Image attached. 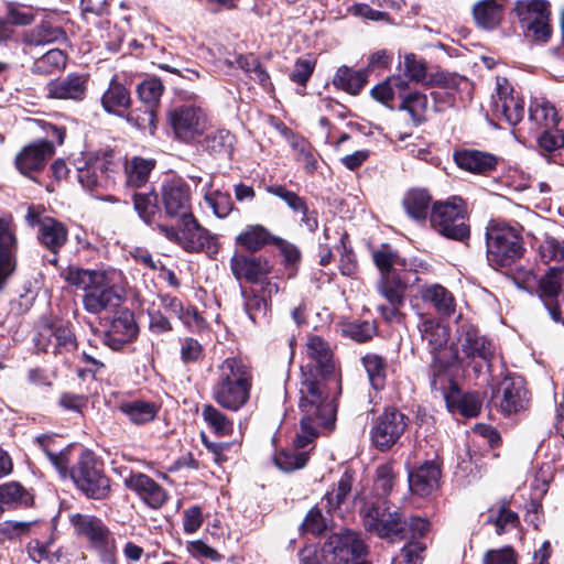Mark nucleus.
Segmentation results:
<instances>
[{"mask_svg":"<svg viewBox=\"0 0 564 564\" xmlns=\"http://www.w3.org/2000/svg\"><path fill=\"white\" fill-rule=\"evenodd\" d=\"M431 202L432 197L425 189L412 188L405 193L402 204L411 218L423 220L427 216Z\"/></svg>","mask_w":564,"mask_h":564,"instance_id":"obj_40","label":"nucleus"},{"mask_svg":"<svg viewBox=\"0 0 564 564\" xmlns=\"http://www.w3.org/2000/svg\"><path fill=\"white\" fill-rule=\"evenodd\" d=\"M305 351L310 361L302 367L299 406L303 414V435L299 438L300 445L310 442L316 435V426L334 424V400L340 393V375L328 343L319 336H311L306 341Z\"/></svg>","mask_w":564,"mask_h":564,"instance_id":"obj_1","label":"nucleus"},{"mask_svg":"<svg viewBox=\"0 0 564 564\" xmlns=\"http://www.w3.org/2000/svg\"><path fill=\"white\" fill-rule=\"evenodd\" d=\"M473 14L476 23L484 29H492L498 25L503 15L501 0H481L475 4Z\"/></svg>","mask_w":564,"mask_h":564,"instance_id":"obj_36","label":"nucleus"},{"mask_svg":"<svg viewBox=\"0 0 564 564\" xmlns=\"http://www.w3.org/2000/svg\"><path fill=\"white\" fill-rule=\"evenodd\" d=\"M360 514L365 529L380 539L397 542L408 536L406 518L399 508L390 506L386 500L380 503H366Z\"/></svg>","mask_w":564,"mask_h":564,"instance_id":"obj_3","label":"nucleus"},{"mask_svg":"<svg viewBox=\"0 0 564 564\" xmlns=\"http://www.w3.org/2000/svg\"><path fill=\"white\" fill-rule=\"evenodd\" d=\"M248 286L242 289L245 308L250 319L256 322L258 317L265 315L269 304L264 294H260L256 288H251L252 284H248Z\"/></svg>","mask_w":564,"mask_h":564,"instance_id":"obj_52","label":"nucleus"},{"mask_svg":"<svg viewBox=\"0 0 564 564\" xmlns=\"http://www.w3.org/2000/svg\"><path fill=\"white\" fill-rule=\"evenodd\" d=\"M101 105L108 113L121 115V111L131 105L130 91L123 84L112 78L101 96Z\"/></svg>","mask_w":564,"mask_h":564,"instance_id":"obj_33","label":"nucleus"},{"mask_svg":"<svg viewBox=\"0 0 564 564\" xmlns=\"http://www.w3.org/2000/svg\"><path fill=\"white\" fill-rule=\"evenodd\" d=\"M409 419L394 408H387L375 421L370 437L380 452L390 449L405 432Z\"/></svg>","mask_w":564,"mask_h":564,"instance_id":"obj_7","label":"nucleus"},{"mask_svg":"<svg viewBox=\"0 0 564 564\" xmlns=\"http://www.w3.org/2000/svg\"><path fill=\"white\" fill-rule=\"evenodd\" d=\"M26 221L39 227V240L50 251L56 253L67 241L68 230L66 226L52 218H37L32 208H29Z\"/></svg>","mask_w":564,"mask_h":564,"instance_id":"obj_18","label":"nucleus"},{"mask_svg":"<svg viewBox=\"0 0 564 564\" xmlns=\"http://www.w3.org/2000/svg\"><path fill=\"white\" fill-rule=\"evenodd\" d=\"M18 240L11 215H0V290L17 268Z\"/></svg>","mask_w":564,"mask_h":564,"instance_id":"obj_16","label":"nucleus"},{"mask_svg":"<svg viewBox=\"0 0 564 564\" xmlns=\"http://www.w3.org/2000/svg\"><path fill=\"white\" fill-rule=\"evenodd\" d=\"M124 486L134 491L150 508H161L166 499V491L156 481L145 474H130L123 479Z\"/></svg>","mask_w":564,"mask_h":564,"instance_id":"obj_21","label":"nucleus"},{"mask_svg":"<svg viewBox=\"0 0 564 564\" xmlns=\"http://www.w3.org/2000/svg\"><path fill=\"white\" fill-rule=\"evenodd\" d=\"M431 225L442 236L463 241L469 237V226L466 224L464 202L452 197L446 202H437L432 207Z\"/></svg>","mask_w":564,"mask_h":564,"instance_id":"obj_6","label":"nucleus"},{"mask_svg":"<svg viewBox=\"0 0 564 564\" xmlns=\"http://www.w3.org/2000/svg\"><path fill=\"white\" fill-rule=\"evenodd\" d=\"M406 288L408 281L402 271L380 275L377 290L392 306V315H395V310L403 305Z\"/></svg>","mask_w":564,"mask_h":564,"instance_id":"obj_24","label":"nucleus"},{"mask_svg":"<svg viewBox=\"0 0 564 564\" xmlns=\"http://www.w3.org/2000/svg\"><path fill=\"white\" fill-rule=\"evenodd\" d=\"M66 39L65 32L59 26L50 24H41L32 29L24 39L29 45H45L53 42L64 41Z\"/></svg>","mask_w":564,"mask_h":564,"instance_id":"obj_50","label":"nucleus"},{"mask_svg":"<svg viewBox=\"0 0 564 564\" xmlns=\"http://www.w3.org/2000/svg\"><path fill=\"white\" fill-rule=\"evenodd\" d=\"M352 486V475L345 471L337 482V488L325 495L328 511L336 510L345 502L349 496Z\"/></svg>","mask_w":564,"mask_h":564,"instance_id":"obj_54","label":"nucleus"},{"mask_svg":"<svg viewBox=\"0 0 564 564\" xmlns=\"http://www.w3.org/2000/svg\"><path fill=\"white\" fill-rule=\"evenodd\" d=\"M408 90L409 83L402 75H391L376 85L370 95L376 101L392 108V102L397 98L402 101Z\"/></svg>","mask_w":564,"mask_h":564,"instance_id":"obj_30","label":"nucleus"},{"mask_svg":"<svg viewBox=\"0 0 564 564\" xmlns=\"http://www.w3.org/2000/svg\"><path fill=\"white\" fill-rule=\"evenodd\" d=\"M367 80V70H354L344 65L337 69L333 78V84L337 88L350 95H358L366 85Z\"/></svg>","mask_w":564,"mask_h":564,"instance_id":"obj_38","label":"nucleus"},{"mask_svg":"<svg viewBox=\"0 0 564 564\" xmlns=\"http://www.w3.org/2000/svg\"><path fill=\"white\" fill-rule=\"evenodd\" d=\"M373 261L380 271L386 273L400 272L406 269V260L402 259L390 246L383 245L372 252Z\"/></svg>","mask_w":564,"mask_h":564,"instance_id":"obj_43","label":"nucleus"},{"mask_svg":"<svg viewBox=\"0 0 564 564\" xmlns=\"http://www.w3.org/2000/svg\"><path fill=\"white\" fill-rule=\"evenodd\" d=\"M399 109L406 111L411 119L416 124H420L426 119L429 109L427 96L420 91L406 93L399 106Z\"/></svg>","mask_w":564,"mask_h":564,"instance_id":"obj_46","label":"nucleus"},{"mask_svg":"<svg viewBox=\"0 0 564 564\" xmlns=\"http://www.w3.org/2000/svg\"><path fill=\"white\" fill-rule=\"evenodd\" d=\"M88 79L89 75L77 73L52 79L46 85L47 97L82 101L87 93Z\"/></svg>","mask_w":564,"mask_h":564,"instance_id":"obj_19","label":"nucleus"},{"mask_svg":"<svg viewBox=\"0 0 564 564\" xmlns=\"http://www.w3.org/2000/svg\"><path fill=\"white\" fill-rule=\"evenodd\" d=\"M52 543H42L40 541H33L29 544V555L33 562L42 563L47 562L55 564L59 561L57 552L52 550Z\"/></svg>","mask_w":564,"mask_h":564,"instance_id":"obj_63","label":"nucleus"},{"mask_svg":"<svg viewBox=\"0 0 564 564\" xmlns=\"http://www.w3.org/2000/svg\"><path fill=\"white\" fill-rule=\"evenodd\" d=\"M69 522L75 533L85 538L89 544L108 529V525L100 518L93 514L74 513L70 514Z\"/></svg>","mask_w":564,"mask_h":564,"instance_id":"obj_34","label":"nucleus"},{"mask_svg":"<svg viewBox=\"0 0 564 564\" xmlns=\"http://www.w3.org/2000/svg\"><path fill=\"white\" fill-rule=\"evenodd\" d=\"M70 477L88 498L102 500L110 494V480L104 474L101 464L89 451L82 453L77 465L70 470Z\"/></svg>","mask_w":564,"mask_h":564,"instance_id":"obj_5","label":"nucleus"},{"mask_svg":"<svg viewBox=\"0 0 564 564\" xmlns=\"http://www.w3.org/2000/svg\"><path fill=\"white\" fill-rule=\"evenodd\" d=\"M54 153L52 142L40 140L23 147L15 155L14 163L21 174L31 176L33 172L42 171Z\"/></svg>","mask_w":564,"mask_h":564,"instance_id":"obj_17","label":"nucleus"},{"mask_svg":"<svg viewBox=\"0 0 564 564\" xmlns=\"http://www.w3.org/2000/svg\"><path fill=\"white\" fill-rule=\"evenodd\" d=\"M175 135L186 142L200 137L205 130L206 116L194 105H182L169 113Z\"/></svg>","mask_w":564,"mask_h":564,"instance_id":"obj_14","label":"nucleus"},{"mask_svg":"<svg viewBox=\"0 0 564 564\" xmlns=\"http://www.w3.org/2000/svg\"><path fill=\"white\" fill-rule=\"evenodd\" d=\"M495 354L492 344L470 324H462L457 329V343L453 348V358L460 360L479 358L490 367Z\"/></svg>","mask_w":564,"mask_h":564,"instance_id":"obj_10","label":"nucleus"},{"mask_svg":"<svg viewBox=\"0 0 564 564\" xmlns=\"http://www.w3.org/2000/svg\"><path fill=\"white\" fill-rule=\"evenodd\" d=\"M181 238L184 240L185 249L199 251L209 243L207 231L199 227L194 220L186 225Z\"/></svg>","mask_w":564,"mask_h":564,"instance_id":"obj_55","label":"nucleus"},{"mask_svg":"<svg viewBox=\"0 0 564 564\" xmlns=\"http://www.w3.org/2000/svg\"><path fill=\"white\" fill-rule=\"evenodd\" d=\"M47 336H53L54 346L53 354H62L64 351H70L76 347V339L72 328L67 325L59 326H45L39 333L37 338H35V346L39 350L44 352H48V345L44 344L43 340L46 339Z\"/></svg>","mask_w":564,"mask_h":564,"instance_id":"obj_27","label":"nucleus"},{"mask_svg":"<svg viewBox=\"0 0 564 564\" xmlns=\"http://www.w3.org/2000/svg\"><path fill=\"white\" fill-rule=\"evenodd\" d=\"M113 162L106 155L90 159L84 166L77 169L78 182L99 197L113 184Z\"/></svg>","mask_w":564,"mask_h":564,"instance_id":"obj_11","label":"nucleus"},{"mask_svg":"<svg viewBox=\"0 0 564 564\" xmlns=\"http://www.w3.org/2000/svg\"><path fill=\"white\" fill-rule=\"evenodd\" d=\"M231 268L238 280L245 279L251 283H262L271 272L270 262L265 259L256 257H235L232 259Z\"/></svg>","mask_w":564,"mask_h":564,"instance_id":"obj_25","label":"nucleus"},{"mask_svg":"<svg viewBox=\"0 0 564 564\" xmlns=\"http://www.w3.org/2000/svg\"><path fill=\"white\" fill-rule=\"evenodd\" d=\"M300 423L302 424V420L300 421ZM332 426L333 425L324 426V427L328 429V427H332ZM319 427L321 426H316V429H315L316 433H317V430ZM301 435H303V427L302 426H301V433L297 434V437H296V441H295L296 449L292 451V452H281V453L275 455V458H274L275 465L281 470H283L285 473H290V471H293L295 469L303 468L306 465V463H307V459H308L307 453L299 452V449L300 448H304L311 442H313V440L317 436V434L310 442H307V443H305L303 445H300V443H299V438H300Z\"/></svg>","mask_w":564,"mask_h":564,"instance_id":"obj_37","label":"nucleus"},{"mask_svg":"<svg viewBox=\"0 0 564 564\" xmlns=\"http://www.w3.org/2000/svg\"><path fill=\"white\" fill-rule=\"evenodd\" d=\"M90 546L97 552L101 564H119L116 538L109 528Z\"/></svg>","mask_w":564,"mask_h":564,"instance_id":"obj_49","label":"nucleus"},{"mask_svg":"<svg viewBox=\"0 0 564 564\" xmlns=\"http://www.w3.org/2000/svg\"><path fill=\"white\" fill-rule=\"evenodd\" d=\"M66 65V55L62 50L54 48L46 52L42 57L36 59L34 68L39 73H52L61 69Z\"/></svg>","mask_w":564,"mask_h":564,"instance_id":"obj_60","label":"nucleus"},{"mask_svg":"<svg viewBox=\"0 0 564 564\" xmlns=\"http://www.w3.org/2000/svg\"><path fill=\"white\" fill-rule=\"evenodd\" d=\"M521 25L542 42L551 37L550 3L546 0H520L516 4Z\"/></svg>","mask_w":564,"mask_h":564,"instance_id":"obj_9","label":"nucleus"},{"mask_svg":"<svg viewBox=\"0 0 564 564\" xmlns=\"http://www.w3.org/2000/svg\"><path fill=\"white\" fill-rule=\"evenodd\" d=\"M104 272L69 265L61 271V278L72 286L87 291L102 279Z\"/></svg>","mask_w":564,"mask_h":564,"instance_id":"obj_42","label":"nucleus"},{"mask_svg":"<svg viewBox=\"0 0 564 564\" xmlns=\"http://www.w3.org/2000/svg\"><path fill=\"white\" fill-rule=\"evenodd\" d=\"M127 121L141 130H149L154 133L156 129V113L154 108L144 106L128 113Z\"/></svg>","mask_w":564,"mask_h":564,"instance_id":"obj_58","label":"nucleus"},{"mask_svg":"<svg viewBox=\"0 0 564 564\" xmlns=\"http://www.w3.org/2000/svg\"><path fill=\"white\" fill-rule=\"evenodd\" d=\"M275 239L261 225H250L237 237V242L250 251H257Z\"/></svg>","mask_w":564,"mask_h":564,"instance_id":"obj_48","label":"nucleus"},{"mask_svg":"<svg viewBox=\"0 0 564 564\" xmlns=\"http://www.w3.org/2000/svg\"><path fill=\"white\" fill-rule=\"evenodd\" d=\"M487 258L492 265L511 264L522 254L519 231L502 221L492 220L486 229Z\"/></svg>","mask_w":564,"mask_h":564,"instance_id":"obj_4","label":"nucleus"},{"mask_svg":"<svg viewBox=\"0 0 564 564\" xmlns=\"http://www.w3.org/2000/svg\"><path fill=\"white\" fill-rule=\"evenodd\" d=\"M441 467L434 460H426L417 468L409 471V487L421 497L432 495L440 486Z\"/></svg>","mask_w":564,"mask_h":564,"instance_id":"obj_23","label":"nucleus"},{"mask_svg":"<svg viewBox=\"0 0 564 564\" xmlns=\"http://www.w3.org/2000/svg\"><path fill=\"white\" fill-rule=\"evenodd\" d=\"M495 115L505 119L510 126L518 124L524 116V101L516 94L511 84L505 77H497L496 94L492 95Z\"/></svg>","mask_w":564,"mask_h":564,"instance_id":"obj_12","label":"nucleus"},{"mask_svg":"<svg viewBox=\"0 0 564 564\" xmlns=\"http://www.w3.org/2000/svg\"><path fill=\"white\" fill-rule=\"evenodd\" d=\"M539 252L543 261H563L564 260V240L546 236L539 247Z\"/></svg>","mask_w":564,"mask_h":564,"instance_id":"obj_62","label":"nucleus"},{"mask_svg":"<svg viewBox=\"0 0 564 564\" xmlns=\"http://www.w3.org/2000/svg\"><path fill=\"white\" fill-rule=\"evenodd\" d=\"M417 327L422 340L426 343L434 358L440 360V352L446 348L449 339V328L435 318H425Z\"/></svg>","mask_w":564,"mask_h":564,"instance_id":"obj_26","label":"nucleus"},{"mask_svg":"<svg viewBox=\"0 0 564 564\" xmlns=\"http://www.w3.org/2000/svg\"><path fill=\"white\" fill-rule=\"evenodd\" d=\"M137 334L138 326L132 314L123 312L112 321L105 336V341L112 349H120L126 343L131 341Z\"/></svg>","mask_w":564,"mask_h":564,"instance_id":"obj_28","label":"nucleus"},{"mask_svg":"<svg viewBox=\"0 0 564 564\" xmlns=\"http://www.w3.org/2000/svg\"><path fill=\"white\" fill-rule=\"evenodd\" d=\"M489 512V521L496 525L498 534L517 527L519 523L518 514L510 510L506 503H501L498 508H491Z\"/></svg>","mask_w":564,"mask_h":564,"instance_id":"obj_57","label":"nucleus"},{"mask_svg":"<svg viewBox=\"0 0 564 564\" xmlns=\"http://www.w3.org/2000/svg\"><path fill=\"white\" fill-rule=\"evenodd\" d=\"M373 389L380 390L384 387L388 365L386 359L375 352L367 354L361 359Z\"/></svg>","mask_w":564,"mask_h":564,"instance_id":"obj_44","label":"nucleus"},{"mask_svg":"<svg viewBox=\"0 0 564 564\" xmlns=\"http://www.w3.org/2000/svg\"><path fill=\"white\" fill-rule=\"evenodd\" d=\"M564 283V270L550 269L539 281V296L544 303L553 321H561V311L557 304V295Z\"/></svg>","mask_w":564,"mask_h":564,"instance_id":"obj_22","label":"nucleus"},{"mask_svg":"<svg viewBox=\"0 0 564 564\" xmlns=\"http://www.w3.org/2000/svg\"><path fill=\"white\" fill-rule=\"evenodd\" d=\"M32 502V495L19 482L10 481L0 486V512L6 509L29 506Z\"/></svg>","mask_w":564,"mask_h":564,"instance_id":"obj_41","label":"nucleus"},{"mask_svg":"<svg viewBox=\"0 0 564 564\" xmlns=\"http://www.w3.org/2000/svg\"><path fill=\"white\" fill-rule=\"evenodd\" d=\"M457 165L470 173H487L494 171L498 159L488 152L479 150H463L454 155Z\"/></svg>","mask_w":564,"mask_h":564,"instance_id":"obj_31","label":"nucleus"},{"mask_svg":"<svg viewBox=\"0 0 564 564\" xmlns=\"http://www.w3.org/2000/svg\"><path fill=\"white\" fill-rule=\"evenodd\" d=\"M292 148L296 153V160L301 162L304 170L312 174L317 169V154L312 145L304 139H296L292 142Z\"/></svg>","mask_w":564,"mask_h":564,"instance_id":"obj_59","label":"nucleus"},{"mask_svg":"<svg viewBox=\"0 0 564 564\" xmlns=\"http://www.w3.org/2000/svg\"><path fill=\"white\" fill-rule=\"evenodd\" d=\"M400 69L403 72V77L415 83L425 84L429 76L425 63L414 54L404 55L403 62L400 63Z\"/></svg>","mask_w":564,"mask_h":564,"instance_id":"obj_56","label":"nucleus"},{"mask_svg":"<svg viewBox=\"0 0 564 564\" xmlns=\"http://www.w3.org/2000/svg\"><path fill=\"white\" fill-rule=\"evenodd\" d=\"M495 405L505 414L523 411L529 405V395L523 378L506 377L494 392Z\"/></svg>","mask_w":564,"mask_h":564,"instance_id":"obj_13","label":"nucleus"},{"mask_svg":"<svg viewBox=\"0 0 564 564\" xmlns=\"http://www.w3.org/2000/svg\"><path fill=\"white\" fill-rule=\"evenodd\" d=\"M529 117L538 127L544 129H553L557 123L555 108L544 99H536L531 104Z\"/></svg>","mask_w":564,"mask_h":564,"instance_id":"obj_47","label":"nucleus"},{"mask_svg":"<svg viewBox=\"0 0 564 564\" xmlns=\"http://www.w3.org/2000/svg\"><path fill=\"white\" fill-rule=\"evenodd\" d=\"M446 404L453 412H458L466 417L477 416L481 409V399L478 393L469 392L459 394L452 392L445 395Z\"/></svg>","mask_w":564,"mask_h":564,"instance_id":"obj_39","label":"nucleus"},{"mask_svg":"<svg viewBox=\"0 0 564 564\" xmlns=\"http://www.w3.org/2000/svg\"><path fill=\"white\" fill-rule=\"evenodd\" d=\"M120 300V295L109 283L104 273L102 279H100L98 283H94L93 286L86 291L83 297V304L88 313L99 314L102 311L118 306Z\"/></svg>","mask_w":564,"mask_h":564,"instance_id":"obj_20","label":"nucleus"},{"mask_svg":"<svg viewBox=\"0 0 564 564\" xmlns=\"http://www.w3.org/2000/svg\"><path fill=\"white\" fill-rule=\"evenodd\" d=\"M120 410L133 424H145L154 420L158 406L151 402L131 401L120 405Z\"/></svg>","mask_w":564,"mask_h":564,"instance_id":"obj_45","label":"nucleus"},{"mask_svg":"<svg viewBox=\"0 0 564 564\" xmlns=\"http://www.w3.org/2000/svg\"><path fill=\"white\" fill-rule=\"evenodd\" d=\"M139 98L145 106L154 108L160 101L164 91V86L160 78L149 77L138 85L137 88Z\"/></svg>","mask_w":564,"mask_h":564,"instance_id":"obj_53","label":"nucleus"},{"mask_svg":"<svg viewBox=\"0 0 564 564\" xmlns=\"http://www.w3.org/2000/svg\"><path fill=\"white\" fill-rule=\"evenodd\" d=\"M267 192L281 198L294 213L300 214L306 210L307 205L305 199L282 185L268 186Z\"/></svg>","mask_w":564,"mask_h":564,"instance_id":"obj_61","label":"nucleus"},{"mask_svg":"<svg viewBox=\"0 0 564 564\" xmlns=\"http://www.w3.org/2000/svg\"><path fill=\"white\" fill-rule=\"evenodd\" d=\"M161 199L165 213L170 217H177L184 220L192 217L191 188L184 180L173 177L164 181L161 187Z\"/></svg>","mask_w":564,"mask_h":564,"instance_id":"obj_15","label":"nucleus"},{"mask_svg":"<svg viewBox=\"0 0 564 564\" xmlns=\"http://www.w3.org/2000/svg\"><path fill=\"white\" fill-rule=\"evenodd\" d=\"M252 376L238 358H227L218 367L217 402L228 410L237 411L250 398Z\"/></svg>","mask_w":564,"mask_h":564,"instance_id":"obj_2","label":"nucleus"},{"mask_svg":"<svg viewBox=\"0 0 564 564\" xmlns=\"http://www.w3.org/2000/svg\"><path fill=\"white\" fill-rule=\"evenodd\" d=\"M155 164V160L141 156H132L127 160L124 164L126 184L134 188L142 187L148 182Z\"/></svg>","mask_w":564,"mask_h":564,"instance_id":"obj_35","label":"nucleus"},{"mask_svg":"<svg viewBox=\"0 0 564 564\" xmlns=\"http://www.w3.org/2000/svg\"><path fill=\"white\" fill-rule=\"evenodd\" d=\"M161 302L163 307L182 321L188 329L200 332L207 327L205 318L194 307H185L178 299L163 295L161 296Z\"/></svg>","mask_w":564,"mask_h":564,"instance_id":"obj_32","label":"nucleus"},{"mask_svg":"<svg viewBox=\"0 0 564 564\" xmlns=\"http://www.w3.org/2000/svg\"><path fill=\"white\" fill-rule=\"evenodd\" d=\"M235 135L228 130L221 129L214 134V152L218 159L230 160L234 152Z\"/></svg>","mask_w":564,"mask_h":564,"instance_id":"obj_64","label":"nucleus"},{"mask_svg":"<svg viewBox=\"0 0 564 564\" xmlns=\"http://www.w3.org/2000/svg\"><path fill=\"white\" fill-rule=\"evenodd\" d=\"M397 484V473L391 463H386L377 467L373 482V491L378 498L387 497Z\"/></svg>","mask_w":564,"mask_h":564,"instance_id":"obj_51","label":"nucleus"},{"mask_svg":"<svg viewBox=\"0 0 564 564\" xmlns=\"http://www.w3.org/2000/svg\"><path fill=\"white\" fill-rule=\"evenodd\" d=\"M367 546L351 530L333 533L323 546L325 557L334 564H350L366 554Z\"/></svg>","mask_w":564,"mask_h":564,"instance_id":"obj_8","label":"nucleus"},{"mask_svg":"<svg viewBox=\"0 0 564 564\" xmlns=\"http://www.w3.org/2000/svg\"><path fill=\"white\" fill-rule=\"evenodd\" d=\"M420 296L424 303L433 306L441 316L449 317L455 313V299L453 294L441 284L423 285L420 290Z\"/></svg>","mask_w":564,"mask_h":564,"instance_id":"obj_29","label":"nucleus"}]
</instances>
